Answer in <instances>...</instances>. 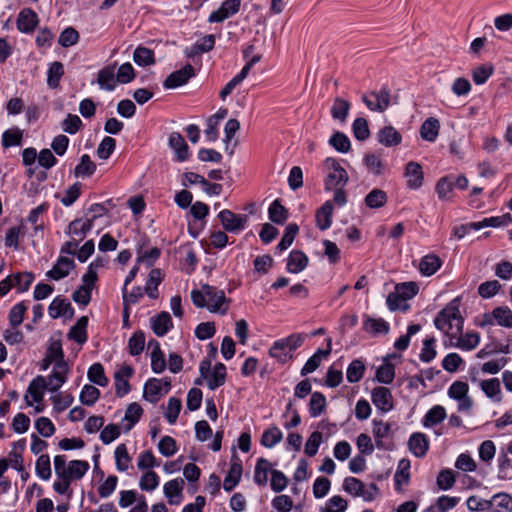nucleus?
<instances>
[{
    "label": "nucleus",
    "mask_w": 512,
    "mask_h": 512,
    "mask_svg": "<svg viewBox=\"0 0 512 512\" xmlns=\"http://www.w3.org/2000/svg\"><path fill=\"white\" fill-rule=\"evenodd\" d=\"M326 172L325 189L333 190L344 187L348 181V174L334 158H327L324 162Z\"/></svg>",
    "instance_id": "obj_3"
},
{
    "label": "nucleus",
    "mask_w": 512,
    "mask_h": 512,
    "mask_svg": "<svg viewBox=\"0 0 512 512\" xmlns=\"http://www.w3.org/2000/svg\"><path fill=\"white\" fill-rule=\"evenodd\" d=\"M479 386L483 393L493 402L499 403L502 401V392L500 381L498 378H490L482 380Z\"/></svg>",
    "instance_id": "obj_27"
},
{
    "label": "nucleus",
    "mask_w": 512,
    "mask_h": 512,
    "mask_svg": "<svg viewBox=\"0 0 512 512\" xmlns=\"http://www.w3.org/2000/svg\"><path fill=\"white\" fill-rule=\"evenodd\" d=\"M148 349L151 350V369L154 373L160 374L166 369V360L158 341L150 340Z\"/></svg>",
    "instance_id": "obj_22"
},
{
    "label": "nucleus",
    "mask_w": 512,
    "mask_h": 512,
    "mask_svg": "<svg viewBox=\"0 0 512 512\" xmlns=\"http://www.w3.org/2000/svg\"><path fill=\"white\" fill-rule=\"evenodd\" d=\"M93 227V219L78 218L73 220L67 227L66 234L77 241L85 239Z\"/></svg>",
    "instance_id": "obj_16"
},
{
    "label": "nucleus",
    "mask_w": 512,
    "mask_h": 512,
    "mask_svg": "<svg viewBox=\"0 0 512 512\" xmlns=\"http://www.w3.org/2000/svg\"><path fill=\"white\" fill-rule=\"evenodd\" d=\"M27 307L24 302L15 304L9 311V323L13 328L18 327L24 319Z\"/></svg>",
    "instance_id": "obj_59"
},
{
    "label": "nucleus",
    "mask_w": 512,
    "mask_h": 512,
    "mask_svg": "<svg viewBox=\"0 0 512 512\" xmlns=\"http://www.w3.org/2000/svg\"><path fill=\"white\" fill-rule=\"evenodd\" d=\"M35 471L39 478L42 480H48L51 477V463L50 457L46 454H42L38 457L35 464Z\"/></svg>",
    "instance_id": "obj_53"
},
{
    "label": "nucleus",
    "mask_w": 512,
    "mask_h": 512,
    "mask_svg": "<svg viewBox=\"0 0 512 512\" xmlns=\"http://www.w3.org/2000/svg\"><path fill=\"white\" fill-rule=\"evenodd\" d=\"M298 231H299V228L296 224L290 223L289 225H287V227L285 228V233H284L281 241L277 245V249L281 252V251L286 250L288 247H290L291 244L293 243Z\"/></svg>",
    "instance_id": "obj_61"
},
{
    "label": "nucleus",
    "mask_w": 512,
    "mask_h": 512,
    "mask_svg": "<svg viewBox=\"0 0 512 512\" xmlns=\"http://www.w3.org/2000/svg\"><path fill=\"white\" fill-rule=\"evenodd\" d=\"M409 468L410 462L406 459L400 460L398 464V469L394 475V480L396 487L399 489L402 485H405L409 481Z\"/></svg>",
    "instance_id": "obj_58"
},
{
    "label": "nucleus",
    "mask_w": 512,
    "mask_h": 512,
    "mask_svg": "<svg viewBox=\"0 0 512 512\" xmlns=\"http://www.w3.org/2000/svg\"><path fill=\"white\" fill-rule=\"evenodd\" d=\"M159 485V477L154 471L144 473L139 481V487L144 491H153Z\"/></svg>",
    "instance_id": "obj_64"
},
{
    "label": "nucleus",
    "mask_w": 512,
    "mask_h": 512,
    "mask_svg": "<svg viewBox=\"0 0 512 512\" xmlns=\"http://www.w3.org/2000/svg\"><path fill=\"white\" fill-rule=\"evenodd\" d=\"M386 202L387 194L381 189H373L365 197V204L372 209L381 208Z\"/></svg>",
    "instance_id": "obj_44"
},
{
    "label": "nucleus",
    "mask_w": 512,
    "mask_h": 512,
    "mask_svg": "<svg viewBox=\"0 0 512 512\" xmlns=\"http://www.w3.org/2000/svg\"><path fill=\"white\" fill-rule=\"evenodd\" d=\"M53 412L62 413L73 402V397L67 393H58L51 397Z\"/></svg>",
    "instance_id": "obj_60"
},
{
    "label": "nucleus",
    "mask_w": 512,
    "mask_h": 512,
    "mask_svg": "<svg viewBox=\"0 0 512 512\" xmlns=\"http://www.w3.org/2000/svg\"><path fill=\"white\" fill-rule=\"evenodd\" d=\"M23 138V131L18 127H13L11 129L6 130L2 134V145L5 148H9L12 146H18L21 144Z\"/></svg>",
    "instance_id": "obj_45"
},
{
    "label": "nucleus",
    "mask_w": 512,
    "mask_h": 512,
    "mask_svg": "<svg viewBox=\"0 0 512 512\" xmlns=\"http://www.w3.org/2000/svg\"><path fill=\"white\" fill-rule=\"evenodd\" d=\"M489 502H493L495 512H512V497L506 493L495 494Z\"/></svg>",
    "instance_id": "obj_46"
},
{
    "label": "nucleus",
    "mask_w": 512,
    "mask_h": 512,
    "mask_svg": "<svg viewBox=\"0 0 512 512\" xmlns=\"http://www.w3.org/2000/svg\"><path fill=\"white\" fill-rule=\"evenodd\" d=\"M145 346V335L142 331L135 332L129 339L128 348L132 356L139 355Z\"/></svg>",
    "instance_id": "obj_62"
},
{
    "label": "nucleus",
    "mask_w": 512,
    "mask_h": 512,
    "mask_svg": "<svg viewBox=\"0 0 512 512\" xmlns=\"http://www.w3.org/2000/svg\"><path fill=\"white\" fill-rule=\"evenodd\" d=\"M87 324L88 318L86 316L79 318L77 323L70 329L69 337L79 344L85 343L87 340Z\"/></svg>",
    "instance_id": "obj_40"
},
{
    "label": "nucleus",
    "mask_w": 512,
    "mask_h": 512,
    "mask_svg": "<svg viewBox=\"0 0 512 512\" xmlns=\"http://www.w3.org/2000/svg\"><path fill=\"white\" fill-rule=\"evenodd\" d=\"M365 371V365L363 361L359 359L353 360L347 370H346V378L349 383H356L360 381V379L363 377Z\"/></svg>",
    "instance_id": "obj_48"
},
{
    "label": "nucleus",
    "mask_w": 512,
    "mask_h": 512,
    "mask_svg": "<svg viewBox=\"0 0 512 512\" xmlns=\"http://www.w3.org/2000/svg\"><path fill=\"white\" fill-rule=\"evenodd\" d=\"M218 218L225 231L230 233H238L245 229L248 217L245 214H236L229 209L219 212Z\"/></svg>",
    "instance_id": "obj_10"
},
{
    "label": "nucleus",
    "mask_w": 512,
    "mask_h": 512,
    "mask_svg": "<svg viewBox=\"0 0 512 512\" xmlns=\"http://www.w3.org/2000/svg\"><path fill=\"white\" fill-rule=\"evenodd\" d=\"M343 489L354 497H362L364 501H373L379 493V488L375 483L365 485L361 480L355 477H347L343 481Z\"/></svg>",
    "instance_id": "obj_4"
},
{
    "label": "nucleus",
    "mask_w": 512,
    "mask_h": 512,
    "mask_svg": "<svg viewBox=\"0 0 512 512\" xmlns=\"http://www.w3.org/2000/svg\"><path fill=\"white\" fill-rule=\"evenodd\" d=\"M10 276L13 278V287H16L20 293L27 291L34 281V275L31 272L16 273Z\"/></svg>",
    "instance_id": "obj_54"
},
{
    "label": "nucleus",
    "mask_w": 512,
    "mask_h": 512,
    "mask_svg": "<svg viewBox=\"0 0 512 512\" xmlns=\"http://www.w3.org/2000/svg\"><path fill=\"white\" fill-rule=\"evenodd\" d=\"M67 372V364L64 361L57 362L48 380H46V388L52 392L57 391L65 382Z\"/></svg>",
    "instance_id": "obj_19"
},
{
    "label": "nucleus",
    "mask_w": 512,
    "mask_h": 512,
    "mask_svg": "<svg viewBox=\"0 0 512 512\" xmlns=\"http://www.w3.org/2000/svg\"><path fill=\"white\" fill-rule=\"evenodd\" d=\"M241 0H225L221 6L209 15L210 23H221L239 12Z\"/></svg>",
    "instance_id": "obj_12"
},
{
    "label": "nucleus",
    "mask_w": 512,
    "mask_h": 512,
    "mask_svg": "<svg viewBox=\"0 0 512 512\" xmlns=\"http://www.w3.org/2000/svg\"><path fill=\"white\" fill-rule=\"evenodd\" d=\"M459 299L450 301L435 317V327L451 340L463 331L464 319L460 313Z\"/></svg>",
    "instance_id": "obj_1"
},
{
    "label": "nucleus",
    "mask_w": 512,
    "mask_h": 512,
    "mask_svg": "<svg viewBox=\"0 0 512 512\" xmlns=\"http://www.w3.org/2000/svg\"><path fill=\"white\" fill-rule=\"evenodd\" d=\"M172 326V319L168 312H161L151 319L152 330L157 336H164Z\"/></svg>",
    "instance_id": "obj_31"
},
{
    "label": "nucleus",
    "mask_w": 512,
    "mask_h": 512,
    "mask_svg": "<svg viewBox=\"0 0 512 512\" xmlns=\"http://www.w3.org/2000/svg\"><path fill=\"white\" fill-rule=\"evenodd\" d=\"M440 123L436 118L430 117L423 122L420 135L423 140L434 142L439 134Z\"/></svg>",
    "instance_id": "obj_34"
},
{
    "label": "nucleus",
    "mask_w": 512,
    "mask_h": 512,
    "mask_svg": "<svg viewBox=\"0 0 512 512\" xmlns=\"http://www.w3.org/2000/svg\"><path fill=\"white\" fill-rule=\"evenodd\" d=\"M269 354L282 364L288 362L292 358L291 352L287 347H285L284 342L281 341V339L273 343L269 350Z\"/></svg>",
    "instance_id": "obj_43"
},
{
    "label": "nucleus",
    "mask_w": 512,
    "mask_h": 512,
    "mask_svg": "<svg viewBox=\"0 0 512 512\" xmlns=\"http://www.w3.org/2000/svg\"><path fill=\"white\" fill-rule=\"evenodd\" d=\"M116 76L113 67H106L99 71L97 82L101 89L112 91L116 86Z\"/></svg>",
    "instance_id": "obj_35"
},
{
    "label": "nucleus",
    "mask_w": 512,
    "mask_h": 512,
    "mask_svg": "<svg viewBox=\"0 0 512 512\" xmlns=\"http://www.w3.org/2000/svg\"><path fill=\"white\" fill-rule=\"evenodd\" d=\"M308 265V257L299 250L290 252L287 262V271L290 273H299L303 271Z\"/></svg>",
    "instance_id": "obj_32"
},
{
    "label": "nucleus",
    "mask_w": 512,
    "mask_h": 512,
    "mask_svg": "<svg viewBox=\"0 0 512 512\" xmlns=\"http://www.w3.org/2000/svg\"><path fill=\"white\" fill-rule=\"evenodd\" d=\"M480 343V335L477 332H467L459 334L457 337L449 340L446 346L456 347L461 350L471 351L475 349Z\"/></svg>",
    "instance_id": "obj_17"
},
{
    "label": "nucleus",
    "mask_w": 512,
    "mask_h": 512,
    "mask_svg": "<svg viewBox=\"0 0 512 512\" xmlns=\"http://www.w3.org/2000/svg\"><path fill=\"white\" fill-rule=\"evenodd\" d=\"M168 144L175 152L177 161L184 162L189 158V147L179 132H172L169 135Z\"/></svg>",
    "instance_id": "obj_20"
},
{
    "label": "nucleus",
    "mask_w": 512,
    "mask_h": 512,
    "mask_svg": "<svg viewBox=\"0 0 512 512\" xmlns=\"http://www.w3.org/2000/svg\"><path fill=\"white\" fill-rule=\"evenodd\" d=\"M171 389L169 378H150L144 385L143 396L151 402H157L162 396L166 395Z\"/></svg>",
    "instance_id": "obj_8"
},
{
    "label": "nucleus",
    "mask_w": 512,
    "mask_h": 512,
    "mask_svg": "<svg viewBox=\"0 0 512 512\" xmlns=\"http://www.w3.org/2000/svg\"><path fill=\"white\" fill-rule=\"evenodd\" d=\"M349 110L350 103L343 98L336 97L331 107V116L335 120L345 122L348 117Z\"/></svg>",
    "instance_id": "obj_36"
},
{
    "label": "nucleus",
    "mask_w": 512,
    "mask_h": 512,
    "mask_svg": "<svg viewBox=\"0 0 512 512\" xmlns=\"http://www.w3.org/2000/svg\"><path fill=\"white\" fill-rule=\"evenodd\" d=\"M409 447L411 452L416 457H422L426 454L428 449V442L425 436L421 433H414L409 440Z\"/></svg>",
    "instance_id": "obj_41"
},
{
    "label": "nucleus",
    "mask_w": 512,
    "mask_h": 512,
    "mask_svg": "<svg viewBox=\"0 0 512 512\" xmlns=\"http://www.w3.org/2000/svg\"><path fill=\"white\" fill-rule=\"evenodd\" d=\"M395 376L394 365L384 359L383 364L376 371V379L380 383L389 384L393 381Z\"/></svg>",
    "instance_id": "obj_51"
},
{
    "label": "nucleus",
    "mask_w": 512,
    "mask_h": 512,
    "mask_svg": "<svg viewBox=\"0 0 512 512\" xmlns=\"http://www.w3.org/2000/svg\"><path fill=\"white\" fill-rule=\"evenodd\" d=\"M114 456L117 470L126 471L130 465L131 458L125 444H120L116 447Z\"/></svg>",
    "instance_id": "obj_55"
},
{
    "label": "nucleus",
    "mask_w": 512,
    "mask_h": 512,
    "mask_svg": "<svg viewBox=\"0 0 512 512\" xmlns=\"http://www.w3.org/2000/svg\"><path fill=\"white\" fill-rule=\"evenodd\" d=\"M242 475V466L240 463H232L228 474L223 481V488L226 491H231L240 481Z\"/></svg>",
    "instance_id": "obj_39"
},
{
    "label": "nucleus",
    "mask_w": 512,
    "mask_h": 512,
    "mask_svg": "<svg viewBox=\"0 0 512 512\" xmlns=\"http://www.w3.org/2000/svg\"><path fill=\"white\" fill-rule=\"evenodd\" d=\"M377 140L386 147H392L401 143L402 136L393 126H385L377 133Z\"/></svg>",
    "instance_id": "obj_28"
},
{
    "label": "nucleus",
    "mask_w": 512,
    "mask_h": 512,
    "mask_svg": "<svg viewBox=\"0 0 512 512\" xmlns=\"http://www.w3.org/2000/svg\"><path fill=\"white\" fill-rule=\"evenodd\" d=\"M48 313L53 319L61 316L71 317L73 315V308L71 307L70 302L66 299L57 297L50 303Z\"/></svg>",
    "instance_id": "obj_26"
},
{
    "label": "nucleus",
    "mask_w": 512,
    "mask_h": 512,
    "mask_svg": "<svg viewBox=\"0 0 512 512\" xmlns=\"http://www.w3.org/2000/svg\"><path fill=\"white\" fill-rule=\"evenodd\" d=\"M511 216L510 214H505L503 216H496V217H489L484 218L483 220L479 222H472L470 223V227L473 230H480L482 228L486 227H500L502 225H505L507 220H510Z\"/></svg>",
    "instance_id": "obj_42"
},
{
    "label": "nucleus",
    "mask_w": 512,
    "mask_h": 512,
    "mask_svg": "<svg viewBox=\"0 0 512 512\" xmlns=\"http://www.w3.org/2000/svg\"><path fill=\"white\" fill-rule=\"evenodd\" d=\"M494 67L491 64H483L473 69L472 78L475 84H484L493 74Z\"/></svg>",
    "instance_id": "obj_57"
},
{
    "label": "nucleus",
    "mask_w": 512,
    "mask_h": 512,
    "mask_svg": "<svg viewBox=\"0 0 512 512\" xmlns=\"http://www.w3.org/2000/svg\"><path fill=\"white\" fill-rule=\"evenodd\" d=\"M96 170V165L87 154L82 155L80 163L75 167L74 174L76 177L91 176Z\"/></svg>",
    "instance_id": "obj_49"
},
{
    "label": "nucleus",
    "mask_w": 512,
    "mask_h": 512,
    "mask_svg": "<svg viewBox=\"0 0 512 512\" xmlns=\"http://www.w3.org/2000/svg\"><path fill=\"white\" fill-rule=\"evenodd\" d=\"M394 431L393 424L383 419H375L373 422V434L378 448H383V439L389 438Z\"/></svg>",
    "instance_id": "obj_25"
},
{
    "label": "nucleus",
    "mask_w": 512,
    "mask_h": 512,
    "mask_svg": "<svg viewBox=\"0 0 512 512\" xmlns=\"http://www.w3.org/2000/svg\"><path fill=\"white\" fill-rule=\"evenodd\" d=\"M38 24L37 14L29 8L23 9L17 18V28L23 33H31Z\"/></svg>",
    "instance_id": "obj_24"
},
{
    "label": "nucleus",
    "mask_w": 512,
    "mask_h": 512,
    "mask_svg": "<svg viewBox=\"0 0 512 512\" xmlns=\"http://www.w3.org/2000/svg\"><path fill=\"white\" fill-rule=\"evenodd\" d=\"M46 388V379L43 376H37L33 379L26 391L25 401L28 406L34 408L35 413L43 411V395Z\"/></svg>",
    "instance_id": "obj_5"
},
{
    "label": "nucleus",
    "mask_w": 512,
    "mask_h": 512,
    "mask_svg": "<svg viewBox=\"0 0 512 512\" xmlns=\"http://www.w3.org/2000/svg\"><path fill=\"white\" fill-rule=\"evenodd\" d=\"M269 219L276 224H283L287 217L288 212L286 208L280 204L279 200H274L268 210Z\"/></svg>",
    "instance_id": "obj_47"
},
{
    "label": "nucleus",
    "mask_w": 512,
    "mask_h": 512,
    "mask_svg": "<svg viewBox=\"0 0 512 512\" xmlns=\"http://www.w3.org/2000/svg\"><path fill=\"white\" fill-rule=\"evenodd\" d=\"M282 432L277 427H271L262 435L261 443L263 446L271 448L282 440Z\"/></svg>",
    "instance_id": "obj_63"
},
{
    "label": "nucleus",
    "mask_w": 512,
    "mask_h": 512,
    "mask_svg": "<svg viewBox=\"0 0 512 512\" xmlns=\"http://www.w3.org/2000/svg\"><path fill=\"white\" fill-rule=\"evenodd\" d=\"M372 403L382 413H387L393 408V397L391 391L383 386L373 389L371 395Z\"/></svg>",
    "instance_id": "obj_13"
},
{
    "label": "nucleus",
    "mask_w": 512,
    "mask_h": 512,
    "mask_svg": "<svg viewBox=\"0 0 512 512\" xmlns=\"http://www.w3.org/2000/svg\"><path fill=\"white\" fill-rule=\"evenodd\" d=\"M363 329L371 334H387L390 330L388 322L382 318L364 316Z\"/></svg>",
    "instance_id": "obj_30"
},
{
    "label": "nucleus",
    "mask_w": 512,
    "mask_h": 512,
    "mask_svg": "<svg viewBox=\"0 0 512 512\" xmlns=\"http://www.w3.org/2000/svg\"><path fill=\"white\" fill-rule=\"evenodd\" d=\"M442 261L435 254L425 255L420 259L418 269L423 276H432L441 267Z\"/></svg>",
    "instance_id": "obj_29"
},
{
    "label": "nucleus",
    "mask_w": 512,
    "mask_h": 512,
    "mask_svg": "<svg viewBox=\"0 0 512 512\" xmlns=\"http://www.w3.org/2000/svg\"><path fill=\"white\" fill-rule=\"evenodd\" d=\"M64 74L63 64L59 61L53 62L47 73V84L51 88H56L59 85L60 79Z\"/></svg>",
    "instance_id": "obj_50"
},
{
    "label": "nucleus",
    "mask_w": 512,
    "mask_h": 512,
    "mask_svg": "<svg viewBox=\"0 0 512 512\" xmlns=\"http://www.w3.org/2000/svg\"><path fill=\"white\" fill-rule=\"evenodd\" d=\"M133 60L139 66H149L154 64V53L146 47H137L134 51Z\"/></svg>",
    "instance_id": "obj_52"
},
{
    "label": "nucleus",
    "mask_w": 512,
    "mask_h": 512,
    "mask_svg": "<svg viewBox=\"0 0 512 512\" xmlns=\"http://www.w3.org/2000/svg\"><path fill=\"white\" fill-rule=\"evenodd\" d=\"M195 75L194 68L192 65L187 64L180 70H177L173 73H171L166 80L164 81L163 85L167 89H175L177 87H180L188 82L190 78H192Z\"/></svg>",
    "instance_id": "obj_14"
},
{
    "label": "nucleus",
    "mask_w": 512,
    "mask_h": 512,
    "mask_svg": "<svg viewBox=\"0 0 512 512\" xmlns=\"http://www.w3.org/2000/svg\"><path fill=\"white\" fill-rule=\"evenodd\" d=\"M333 205L331 201H326L316 213V224L319 229L326 230L332 223Z\"/></svg>",
    "instance_id": "obj_33"
},
{
    "label": "nucleus",
    "mask_w": 512,
    "mask_h": 512,
    "mask_svg": "<svg viewBox=\"0 0 512 512\" xmlns=\"http://www.w3.org/2000/svg\"><path fill=\"white\" fill-rule=\"evenodd\" d=\"M405 177L407 179V186L411 189H418L423 184V171L422 167L417 162H408L405 168Z\"/></svg>",
    "instance_id": "obj_23"
},
{
    "label": "nucleus",
    "mask_w": 512,
    "mask_h": 512,
    "mask_svg": "<svg viewBox=\"0 0 512 512\" xmlns=\"http://www.w3.org/2000/svg\"><path fill=\"white\" fill-rule=\"evenodd\" d=\"M199 369L210 389H216L224 384L226 379V367L224 364L218 363L211 370V361L206 359L201 361Z\"/></svg>",
    "instance_id": "obj_6"
},
{
    "label": "nucleus",
    "mask_w": 512,
    "mask_h": 512,
    "mask_svg": "<svg viewBox=\"0 0 512 512\" xmlns=\"http://www.w3.org/2000/svg\"><path fill=\"white\" fill-rule=\"evenodd\" d=\"M495 323L505 328H512V310L508 306H498L492 310Z\"/></svg>",
    "instance_id": "obj_38"
},
{
    "label": "nucleus",
    "mask_w": 512,
    "mask_h": 512,
    "mask_svg": "<svg viewBox=\"0 0 512 512\" xmlns=\"http://www.w3.org/2000/svg\"><path fill=\"white\" fill-rule=\"evenodd\" d=\"M332 340L329 338L327 340V347L326 349L317 350L305 363V365L301 369V375L305 376L307 374H310L314 372L321 364V361L323 358H326L330 355L332 351Z\"/></svg>",
    "instance_id": "obj_21"
},
{
    "label": "nucleus",
    "mask_w": 512,
    "mask_h": 512,
    "mask_svg": "<svg viewBox=\"0 0 512 512\" xmlns=\"http://www.w3.org/2000/svg\"><path fill=\"white\" fill-rule=\"evenodd\" d=\"M90 465L84 460H72L66 463L64 455L54 457V470L59 479H68L70 482L80 480L88 472Z\"/></svg>",
    "instance_id": "obj_2"
},
{
    "label": "nucleus",
    "mask_w": 512,
    "mask_h": 512,
    "mask_svg": "<svg viewBox=\"0 0 512 512\" xmlns=\"http://www.w3.org/2000/svg\"><path fill=\"white\" fill-rule=\"evenodd\" d=\"M75 268L73 259L60 256L51 270L46 273V276L53 280H61L69 275L70 271Z\"/></svg>",
    "instance_id": "obj_18"
},
{
    "label": "nucleus",
    "mask_w": 512,
    "mask_h": 512,
    "mask_svg": "<svg viewBox=\"0 0 512 512\" xmlns=\"http://www.w3.org/2000/svg\"><path fill=\"white\" fill-rule=\"evenodd\" d=\"M206 308L213 313L226 314L228 310L227 298L223 290L205 285Z\"/></svg>",
    "instance_id": "obj_9"
},
{
    "label": "nucleus",
    "mask_w": 512,
    "mask_h": 512,
    "mask_svg": "<svg viewBox=\"0 0 512 512\" xmlns=\"http://www.w3.org/2000/svg\"><path fill=\"white\" fill-rule=\"evenodd\" d=\"M362 101L373 112H384L391 105V94L388 87L384 86L378 91H371L362 95Z\"/></svg>",
    "instance_id": "obj_7"
},
{
    "label": "nucleus",
    "mask_w": 512,
    "mask_h": 512,
    "mask_svg": "<svg viewBox=\"0 0 512 512\" xmlns=\"http://www.w3.org/2000/svg\"><path fill=\"white\" fill-rule=\"evenodd\" d=\"M468 390V384L462 381H455L449 387L448 395L458 401L459 412L467 413L473 405L472 399L468 396Z\"/></svg>",
    "instance_id": "obj_11"
},
{
    "label": "nucleus",
    "mask_w": 512,
    "mask_h": 512,
    "mask_svg": "<svg viewBox=\"0 0 512 512\" xmlns=\"http://www.w3.org/2000/svg\"><path fill=\"white\" fill-rule=\"evenodd\" d=\"M352 131L354 137L359 141H364L369 138L370 130L368 122L365 118H356L352 124Z\"/></svg>",
    "instance_id": "obj_56"
},
{
    "label": "nucleus",
    "mask_w": 512,
    "mask_h": 512,
    "mask_svg": "<svg viewBox=\"0 0 512 512\" xmlns=\"http://www.w3.org/2000/svg\"><path fill=\"white\" fill-rule=\"evenodd\" d=\"M184 480L176 478L166 482L163 486V492L170 505H179L183 500Z\"/></svg>",
    "instance_id": "obj_15"
},
{
    "label": "nucleus",
    "mask_w": 512,
    "mask_h": 512,
    "mask_svg": "<svg viewBox=\"0 0 512 512\" xmlns=\"http://www.w3.org/2000/svg\"><path fill=\"white\" fill-rule=\"evenodd\" d=\"M163 275L160 269H152L145 285V292L151 299L158 297V285L161 283Z\"/></svg>",
    "instance_id": "obj_37"
}]
</instances>
